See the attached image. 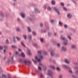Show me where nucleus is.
Returning a JSON list of instances; mask_svg holds the SVG:
<instances>
[{
	"label": "nucleus",
	"mask_w": 78,
	"mask_h": 78,
	"mask_svg": "<svg viewBox=\"0 0 78 78\" xmlns=\"http://www.w3.org/2000/svg\"><path fill=\"white\" fill-rule=\"evenodd\" d=\"M52 74H53V72L51 70H48V73L47 74V75H50L51 77H53V75H52Z\"/></svg>",
	"instance_id": "20e7f679"
},
{
	"label": "nucleus",
	"mask_w": 78,
	"mask_h": 78,
	"mask_svg": "<svg viewBox=\"0 0 78 78\" xmlns=\"http://www.w3.org/2000/svg\"><path fill=\"white\" fill-rule=\"evenodd\" d=\"M30 20H31V21H33L34 20L31 18H30Z\"/></svg>",
	"instance_id": "bf43d9fd"
},
{
	"label": "nucleus",
	"mask_w": 78,
	"mask_h": 78,
	"mask_svg": "<svg viewBox=\"0 0 78 78\" xmlns=\"http://www.w3.org/2000/svg\"><path fill=\"white\" fill-rule=\"evenodd\" d=\"M42 67L44 70H46L47 69V66L45 65H43Z\"/></svg>",
	"instance_id": "6ab92c4d"
},
{
	"label": "nucleus",
	"mask_w": 78,
	"mask_h": 78,
	"mask_svg": "<svg viewBox=\"0 0 78 78\" xmlns=\"http://www.w3.org/2000/svg\"><path fill=\"white\" fill-rule=\"evenodd\" d=\"M60 38L61 39H62V40H65V39H66V38H64V37L63 36H61L60 37Z\"/></svg>",
	"instance_id": "aec40b11"
},
{
	"label": "nucleus",
	"mask_w": 78,
	"mask_h": 78,
	"mask_svg": "<svg viewBox=\"0 0 78 78\" xmlns=\"http://www.w3.org/2000/svg\"><path fill=\"white\" fill-rule=\"evenodd\" d=\"M51 23H53V22H54V20H52L51 21Z\"/></svg>",
	"instance_id": "6e6d98bb"
},
{
	"label": "nucleus",
	"mask_w": 78,
	"mask_h": 78,
	"mask_svg": "<svg viewBox=\"0 0 78 78\" xmlns=\"http://www.w3.org/2000/svg\"><path fill=\"white\" fill-rule=\"evenodd\" d=\"M61 50L62 51H66L67 50V48L66 47L63 46L61 47Z\"/></svg>",
	"instance_id": "6e6552de"
},
{
	"label": "nucleus",
	"mask_w": 78,
	"mask_h": 78,
	"mask_svg": "<svg viewBox=\"0 0 78 78\" xmlns=\"http://www.w3.org/2000/svg\"><path fill=\"white\" fill-rule=\"evenodd\" d=\"M40 41L41 42H44V40L43 38H40Z\"/></svg>",
	"instance_id": "2f4dec72"
},
{
	"label": "nucleus",
	"mask_w": 78,
	"mask_h": 78,
	"mask_svg": "<svg viewBox=\"0 0 78 78\" xmlns=\"http://www.w3.org/2000/svg\"><path fill=\"white\" fill-rule=\"evenodd\" d=\"M13 42H14V43H16V39H15V37H13Z\"/></svg>",
	"instance_id": "5701e85b"
},
{
	"label": "nucleus",
	"mask_w": 78,
	"mask_h": 78,
	"mask_svg": "<svg viewBox=\"0 0 78 78\" xmlns=\"http://www.w3.org/2000/svg\"><path fill=\"white\" fill-rule=\"evenodd\" d=\"M56 69L57 71H60L61 70V69L58 67H57Z\"/></svg>",
	"instance_id": "393cba45"
},
{
	"label": "nucleus",
	"mask_w": 78,
	"mask_h": 78,
	"mask_svg": "<svg viewBox=\"0 0 78 78\" xmlns=\"http://www.w3.org/2000/svg\"><path fill=\"white\" fill-rule=\"evenodd\" d=\"M37 53H38V56L41 55H42V51H37Z\"/></svg>",
	"instance_id": "2eb2a0df"
},
{
	"label": "nucleus",
	"mask_w": 78,
	"mask_h": 78,
	"mask_svg": "<svg viewBox=\"0 0 78 78\" xmlns=\"http://www.w3.org/2000/svg\"><path fill=\"white\" fill-rule=\"evenodd\" d=\"M62 66L63 67H64V68H65V69H70V67L67 66L65 65H62Z\"/></svg>",
	"instance_id": "9d476101"
},
{
	"label": "nucleus",
	"mask_w": 78,
	"mask_h": 78,
	"mask_svg": "<svg viewBox=\"0 0 78 78\" xmlns=\"http://www.w3.org/2000/svg\"><path fill=\"white\" fill-rule=\"evenodd\" d=\"M16 30L17 31H20V29L19 27L16 28Z\"/></svg>",
	"instance_id": "412c9836"
},
{
	"label": "nucleus",
	"mask_w": 78,
	"mask_h": 78,
	"mask_svg": "<svg viewBox=\"0 0 78 78\" xmlns=\"http://www.w3.org/2000/svg\"><path fill=\"white\" fill-rule=\"evenodd\" d=\"M27 29L29 32H31V29L30 28V27H28Z\"/></svg>",
	"instance_id": "72a5a7b5"
},
{
	"label": "nucleus",
	"mask_w": 78,
	"mask_h": 78,
	"mask_svg": "<svg viewBox=\"0 0 78 78\" xmlns=\"http://www.w3.org/2000/svg\"><path fill=\"white\" fill-rule=\"evenodd\" d=\"M40 26L41 27L43 26V24L42 23H40Z\"/></svg>",
	"instance_id": "13d9d810"
},
{
	"label": "nucleus",
	"mask_w": 78,
	"mask_h": 78,
	"mask_svg": "<svg viewBox=\"0 0 78 78\" xmlns=\"http://www.w3.org/2000/svg\"><path fill=\"white\" fill-rule=\"evenodd\" d=\"M3 49V47L0 46V50H2Z\"/></svg>",
	"instance_id": "3c124183"
},
{
	"label": "nucleus",
	"mask_w": 78,
	"mask_h": 78,
	"mask_svg": "<svg viewBox=\"0 0 78 78\" xmlns=\"http://www.w3.org/2000/svg\"><path fill=\"white\" fill-rule=\"evenodd\" d=\"M17 21H18V22H19V21H20V19L19 18H18L17 19Z\"/></svg>",
	"instance_id": "052dcab7"
},
{
	"label": "nucleus",
	"mask_w": 78,
	"mask_h": 78,
	"mask_svg": "<svg viewBox=\"0 0 78 78\" xmlns=\"http://www.w3.org/2000/svg\"><path fill=\"white\" fill-rule=\"evenodd\" d=\"M72 76L73 77H74V78H77V77H76L75 76Z\"/></svg>",
	"instance_id": "e2e57ef3"
},
{
	"label": "nucleus",
	"mask_w": 78,
	"mask_h": 78,
	"mask_svg": "<svg viewBox=\"0 0 78 78\" xmlns=\"http://www.w3.org/2000/svg\"><path fill=\"white\" fill-rule=\"evenodd\" d=\"M21 44H22V45H23V47H25V44H24L23 42H21Z\"/></svg>",
	"instance_id": "ea45409f"
},
{
	"label": "nucleus",
	"mask_w": 78,
	"mask_h": 78,
	"mask_svg": "<svg viewBox=\"0 0 78 78\" xmlns=\"http://www.w3.org/2000/svg\"><path fill=\"white\" fill-rule=\"evenodd\" d=\"M56 33H55L54 34V36H56Z\"/></svg>",
	"instance_id": "0e129e2a"
},
{
	"label": "nucleus",
	"mask_w": 78,
	"mask_h": 78,
	"mask_svg": "<svg viewBox=\"0 0 78 78\" xmlns=\"http://www.w3.org/2000/svg\"><path fill=\"white\" fill-rule=\"evenodd\" d=\"M40 77L41 78H42L44 77V75L42 74H41L40 75Z\"/></svg>",
	"instance_id": "37998d69"
},
{
	"label": "nucleus",
	"mask_w": 78,
	"mask_h": 78,
	"mask_svg": "<svg viewBox=\"0 0 78 78\" xmlns=\"http://www.w3.org/2000/svg\"><path fill=\"white\" fill-rule=\"evenodd\" d=\"M20 15L23 19H25L26 17V15L24 13H21L20 14Z\"/></svg>",
	"instance_id": "0eeeda50"
},
{
	"label": "nucleus",
	"mask_w": 78,
	"mask_h": 78,
	"mask_svg": "<svg viewBox=\"0 0 78 78\" xmlns=\"http://www.w3.org/2000/svg\"><path fill=\"white\" fill-rule=\"evenodd\" d=\"M72 15L70 14H69L67 15V17L69 19H70L72 17Z\"/></svg>",
	"instance_id": "dca6fc26"
},
{
	"label": "nucleus",
	"mask_w": 78,
	"mask_h": 78,
	"mask_svg": "<svg viewBox=\"0 0 78 78\" xmlns=\"http://www.w3.org/2000/svg\"><path fill=\"white\" fill-rule=\"evenodd\" d=\"M63 44L65 45H68V42L67 40H66L63 42Z\"/></svg>",
	"instance_id": "f8f14e48"
},
{
	"label": "nucleus",
	"mask_w": 78,
	"mask_h": 78,
	"mask_svg": "<svg viewBox=\"0 0 78 78\" xmlns=\"http://www.w3.org/2000/svg\"><path fill=\"white\" fill-rule=\"evenodd\" d=\"M5 42L7 44H9V40L8 39H6L5 41Z\"/></svg>",
	"instance_id": "a878e982"
},
{
	"label": "nucleus",
	"mask_w": 78,
	"mask_h": 78,
	"mask_svg": "<svg viewBox=\"0 0 78 78\" xmlns=\"http://www.w3.org/2000/svg\"><path fill=\"white\" fill-rule=\"evenodd\" d=\"M65 62L66 63H67V64H70V62L68 60V59L67 58H65Z\"/></svg>",
	"instance_id": "ddd939ff"
},
{
	"label": "nucleus",
	"mask_w": 78,
	"mask_h": 78,
	"mask_svg": "<svg viewBox=\"0 0 78 78\" xmlns=\"http://www.w3.org/2000/svg\"><path fill=\"white\" fill-rule=\"evenodd\" d=\"M28 37L29 39V41H30L31 40V38L32 37V36H31V35H29Z\"/></svg>",
	"instance_id": "f3484780"
},
{
	"label": "nucleus",
	"mask_w": 78,
	"mask_h": 78,
	"mask_svg": "<svg viewBox=\"0 0 78 78\" xmlns=\"http://www.w3.org/2000/svg\"><path fill=\"white\" fill-rule=\"evenodd\" d=\"M63 76L62 74H60L59 75L58 78H62Z\"/></svg>",
	"instance_id": "c9c22d12"
},
{
	"label": "nucleus",
	"mask_w": 78,
	"mask_h": 78,
	"mask_svg": "<svg viewBox=\"0 0 78 78\" xmlns=\"http://www.w3.org/2000/svg\"><path fill=\"white\" fill-rule=\"evenodd\" d=\"M28 54L29 55H31V54L30 53V50H28Z\"/></svg>",
	"instance_id": "473e14b6"
},
{
	"label": "nucleus",
	"mask_w": 78,
	"mask_h": 78,
	"mask_svg": "<svg viewBox=\"0 0 78 78\" xmlns=\"http://www.w3.org/2000/svg\"><path fill=\"white\" fill-rule=\"evenodd\" d=\"M70 69H68L69 70V72H70V73H73V72L72 71V69H71V68H70Z\"/></svg>",
	"instance_id": "bb28decb"
},
{
	"label": "nucleus",
	"mask_w": 78,
	"mask_h": 78,
	"mask_svg": "<svg viewBox=\"0 0 78 78\" xmlns=\"http://www.w3.org/2000/svg\"><path fill=\"white\" fill-rule=\"evenodd\" d=\"M52 4L53 5H55V1L53 0L51 2Z\"/></svg>",
	"instance_id": "e433bc0d"
},
{
	"label": "nucleus",
	"mask_w": 78,
	"mask_h": 78,
	"mask_svg": "<svg viewBox=\"0 0 78 78\" xmlns=\"http://www.w3.org/2000/svg\"><path fill=\"white\" fill-rule=\"evenodd\" d=\"M16 55H19V52H17V51L16 52Z\"/></svg>",
	"instance_id": "4d7b16f0"
},
{
	"label": "nucleus",
	"mask_w": 78,
	"mask_h": 78,
	"mask_svg": "<svg viewBox=\"0 0 78 78\" xmlns=\"http://www.w3.org/2000/svg\"><path fill=\"white\" fill-rule=\"evenodd\" d=\"M33 45L34 46V47H37L38 45L36 43H34L33 44Z\"/></svg>",
	"instance_id": "cd10ccee"
},
{
	"label": "nucleus",
	"mask_w": 78,
	"mask_h": 78,
	"mask_svg": "<svg viewBox=\"0 0 78 78\" xmlns=\"http://www.w3.org/2000/svg\"><path fill=\"white\" fill-rule=\"evenodd\" d=\"M68 38H69V40H71L72 39V38L70 37V36H68Z\"/></svg>",
	"instance_id": "c03bdc74"
},
{
	"label": "nucleus",
	"mask_w": 78,
	"mask_h": 78,
	"mask_svg": "<svg viewBox=\"0 0 78 78\" xmlns=\"http://www.w3.org/2000/svg\"><path fill=\"white\" fill-rule=\"evenodd\" d=\"M12 48H17L16 46L13 45L12 46Z\"/></svg>",
	"instance_id": "4c0bfd02"
},
{
	"label": "nucleus",
	"mask_w": 78,
	"mask_h": 78,
	"mask_svg": "<svg viewBox=\"0 0 78 78\" xmlns=\"http://www.w3.org/2000/svg\"><path fill=\"white\" fill-rule=\"evenodd\" d=\"M32 33L33 35H36V33L35 32L33 31L32 32Z\"/></svg>",
	"instance_id": "58836bf2"
},
{
	"label": "nucleus",
	"mask_w": 78,
	"mask_h": 78,
	"mask_svg": "<svg viewBox=\"0 0 78 78\" xmlns=\"http://www.w3.org/2000/svg\"><path fill=\"white\" fill-rule=\"evenodd\" d=\"M54 9L56 11V12L58 14H60V12H59V10H58V9L55 7H54Z\"/></svg>",
	"instance_id": "1a4fd4ad"
},
{
	"label": "nucleus",
	"mask_w": 78,
	"mask_h": 78,
	"mask_svg": "<svg viewBox=\"0 0 78 78\" xmlns=\"http://www.w3.org/2000/svg\"><path fill=\"white\" fill-rule=\"evenodd\" d=\"M1 16L2 17H4V15L2 13L1 14Z\"/></svg>",
	"instance_id": "864d4df0"
},
{
	"label": "nucleus",
	"mask_w": 78,
	"mask_h": 78,
	"mask_svg": "<svg viewBox=\"0 0 78 78\" xmlns=\"http://www.w3.org/2000/svg\"><path fill=\"white\" fill-rule=\"evenodd\" d=\"M53 63L54 64H56V61H54L53 62Z\"/></svg>",
	"instance_id": "49530a36"
},
{
	"label": "nucleus",
	"mask_w": 78,
	"mask_h": 78,
	"mask_svg": "<svg viewBox=\"0 0 78 78\" xmlns=\"http://www.w3.org/2000/svg\"><path fill=\"white\" fill-rule=\"evenodd\" d=\"M71 47L72 49H75L76 48V45L74 44H72L71 45Z\"/></svg>",
	"instance_id": "9b49d317"
},
{
	"label": "nucleus",
	"mask_w": 78,
	"mask_h": 78,
	"mask_svg": "<svg viewBox=\"0 0 78 78\" xmlns=\"http://www.w3.org/2000/svg\"><path fill=\"white\" fill-rule=\"evenodd\" d=\"M35 11L36 13H39L40 11H39L37 9L35 8Z\"/></svg>",
	"instance_id": "4468645a"
},
{
	"label": "nucleus",
	"mask_w": 78,
	"mask_h": 78,
	"mask_svg": "<svg viewBox=\"0 0 78 78\" xmlns=\"http://www.w3.org/2000/svg\"><path fill=\"white\" fill-rule=\"evenodd\" d=\"M56 45L58 47H61V44L60 43H57L56 44Z\"/></svg>",
	"instance_id": "c85d7f7f"
},
{
	"label": "nucleus",
	"mask_w": 78,
	"mask_h": 78,
	"mask_svg": "<svg viewBox=\"0 0 78 78\" xmlns=\"http://www.w3.org/2000/svg\"><path fill=\"white\" fill-rule=\"evenodd\" d=\"M38 69L39 70H41V67L40 66H38Z\"/></svg>",
	"instance_id": "a18cd8bd"
},
{
	"label": "nucleus",
	"mask_w": 78,
	"mask_h": 78,
	"mask_svg": "<svg viewBox=\"0 0 78 78\" xmlns=\"http://www.w3.org/2000/svg\"><path fill=\"white\" fill-rule=\"evenodd\" d=\"M44 8L45 9H46L47 8V5H44Z\"/></svg>",
	"instance_id": "680f3d73"
},
{
	"label": "nucleus",
	"mask_w": 78,
	"mask_h": 78,
	"mask_svg": "<svg viewBox=\"0 0 78 78\" xmlns=\"http://www.w3.org/2000/svg\"><path fill=\"white\" fill-rule=\"evenodd\" d=\"M63 8L64 10H65V11H67V8H66L65 7H63Z\"/></svg>",
	"instance_id": "09e8293b"
},
{
	"label": "nucleus",
	"mask_w": 78,
	"mask_h": 78,
	"mask_svg": "<svg viewBox=\"0 0 78 78\" xmlns=\"http://www.w3.org/2000/svg\"><path fill=\"white\" fill-rule=\"evenodd\" d=\"M11 61L12 62V63H14V58H13V57H12L11 58H9V59L7 62V63H9L10 62H11Z\"/></svg>",
	"instance_id": "7ed1b4c3"
},
{
	"label": "nucleus",
	"mask_w": 78,
	"mask_h": 78,
	"mask_svg": "<svg viewBox=\"0 0 78 78\" xmlns=\"http://www.w3.org/2000/svg\"><path fill=\"white\" fill-rule=\"evenodd\" d=\"M43 54H44V55H47V52H44L43 53Z\"/></svg>",
	"instance_id": "de8ad7c7"
},
{
	"label": "nucleus",
	"mask_w": 78,
	"mask_h": 78,
	"mask_svg": "<svg viewBox=\"0 0 78 78\" xmlns=\"http://www.w3.org/2000/svg\"><path fill=\"white\" fill-rule=\"evenodd\" d=\"M39 66H42H42H43L44 64H43L41 63H39Z\"/></svg>",
	"instance_id": "79ce46f5"
},
{
	"label": "nucleus",
	"mask_w": 78,
	"mask_h": 78,
	"mask_svg": "<svg viewBox=\"0 0 78 78\" xmlns=\"http://www.w3.org/2000/svg\"><path fill=\"white\" fill-rule=\"evenodd\" d=\"M59 25H62V23L61 22H59Z\"/></svg>",
	"instance_id": "603ef678"
},
{
	"label": "nucleus",
	"mask_w": 78,
	"mask_h": 78,
	"mask_svg": "<svg viewBox=\"0 0 78 78\" xmlns=\"http://www.w3.org/2000/svg\"><path fill=\"white\" fill-rule=\"evenodd\" d=\"M47 9L49 11H50V10H51V8L50 6H48L47 7Z\"/></svg>",
	"instance_id": "4be33fe9"
},
{
	"label": "nucleus",
	"mask_w": 78,
	"mask_h": 78,
	"mask_svg": "<svg viewBox=\"0 0 78 78\" xmlns=\"http://www.w3.org/2000/svg\"><path fill=\"white\" fill-rule=\"evenodd\" d=\"M61 5L62 6H64V3L63 2H62L61 3Z\"/></svg>",
	"instance_id": "8fccbe9b"
},
{
	"label": "nucleus",
	"mask_w": 78,
	"mask_h": 78,
	"mask_svg": "<svg viewBox=\"0 0 78 78\" xmlns=\"http://www.w3.org/2000/svg\"><path fill=\"white\" fill-rule=\"evenodd\" d=\"M51 34V33H48V36H50Z\"/></svg>",
	"instance_id": "69168bd1"
},
{
	"label": "nucleus",
	"mask_w": 78,
	"mask_h": 78,
	"mask_svg": "<svg viewBox=\"0 0 78 78\" xmlns=\"http://www.w3.org/2000/svg\"><path fill=\"white\" fill-rule=\"evenodd\" d=\"M21 56H22V57H24L25 56V54H24V53L22 52L21 53Z\"/></svg>",
	"instance_id": "b1692460"
},
{
	"label": "nucleus",
	"mask_w": 78,
	"mask_h": 78,
	"mask_svg": "<svg viewBox=\"0 0 78 78\" xmlns=\"http://www.w3.org/2000/svg\"><path fill=\"white\" fill-rule=\"evenodd\" d=\"M2 76L3 78H5L6 76L4 74L2 73Z\"/></svg>",
	"instance_id": "7c9ffc66"
},
{
	"label": "nucleus",
	"mask_w": 78,
	"mask_h": 78,
	"mask_svg": "<svg viewBox=\"0 0 78 78\" xmlns=\"http://www.w3.org/2000/svg\"><path fill=\"white\" fill-rule=\"evenodd\" d=\"M44 59V56H43L42 54H41L38 56H35V60L33 59H32V60L34 63H36L37 62H41V59Z\"/></svg>",
	"instance_id": "f257e3e1"
},
{
	"label": "nucleus",
	"mask_w": 78,
	"mask_h": 78,
	"mask_svg": "<svg viewBox=\"0 0 78 78\" xmlns=\"http://www.w3.org/2000/svg\"><path fill=\"white\" fill-rule=\"evenodd\" d=\"M49 67L50 68H51L52 69H55V67L54 66H50Z\"/></svg>",
	"instance_id": "a211bd4d"
},
{
	"label": "nucleus",
	"mask_w": 78,
	"mask_h": 78,
	"mask_svg": "<svg viewBox=\"0 0 78 78\" xmlns=\"http://www.w3.org/2000/svg\"><path fill=\"white\" fill-rule=\"evenodd\" d=\"M41 32H44V30H41Z\"/></svg>",
	"instance_id": "338daca9"
},
{
	"label": "nucleus",
	"mask_w": 78,
	"mask_h": 78,
	"mask_svg": "<svg viewBox=\"0 0 78 78\" xmlns=\"http://www.w3.org/2000/svg\"><path fill=\"white\" fill-rule=\"evenodd\" d=\"M8 48V47L6 46H4V49L3 50V52L4 53H6V50Z\"/></svg>",
	"instance_id": "39448f33"
},
{
	"label": "nucleus",
	"mask_w": 78,
	"mask_h": 78,
	"mask_svg": "<svg viewBox=\"0 0 78 78\" xmlns=\"http://www.w3.org/2000/svg\"><path fill=\"white\" fill-rule=\"evenodd\" d=\"M67 25H66V24H65L64 25V28H67Z\"/></svg>",
	"instance_id": "a19ab883"
},
{
	"label": "nucleus",
	"mask_w": 78,
	"mask_h": 78,
	"mask_svg": "<svg viewBox=\"0 0 78 78\" xmlns=\"http://www.w3.org/2000/svg\"><path fill=\"white\" fill-rule=\"evenodd\" d=\"M13 5H16V3H13Z\"/></svg>",
	"instance_id": "774afa93"
},
{
	"label": "nucleus",
	"mask_w": 78,
	"mask_h": 78,
	"mask_svg": "<svg viewBox=\"0 0 78 78\" xmlns=\"http://www.w3.org/2000/svg\"><path fill=\"white\" fill-rule=\"evenodd\" d=\"M18 62H24L25 64L27 65L28 66H30V64L31 63V61L30 60H24L23 59L20 58L18 60Z\"/></svg>",
	"instance_id": "f03ea898"
},
{
	"label": "nucleus",
	"mask_w": 78,
	"mask_h": 78,
	"mask_svg": "<svg viewBox=\"0 0 78 78\" xmlns=\"http://www.w3.org/2000/svg\"><path fill=\"white\" fill-rule=\"evenodd\" d=\"M16 39H17L18 41H20V38L19 37H16Z\"/></svg>",
	"instance_id": "f704fd0d"
},
{
	"label": "nucleus",
	"mask_w": 78,
	"mask_h": 78,
	"mask_svg": "<svg viewBox=\"0 0 78 78\" xmlns=\"http://www.w3.org/2000/svg\"><path fill=\"white\" fill-rule=\"evenodd\" d=\"M23 38L24 39H27V35H24L23 36Z\"/></svg>",
	"instance_id": "c756f323"
},
{
	"label": "nucleus",
	"mask_w": 78,
	"mask_h": 78,
	"mask_svg": "<svg viewBox=\"0 0 78 78\" xmlns=\"http://www.w3.org/2000/svg\"><path fill=\"white\" fill-rule=\"evenodd\" d=\"M50 54L51 56H54L55 53V51L53 50H51L50 51Z\"/></svg>",
	"instance_id": "423d86ee"
},
{
	"label": "nucleus",
	"mask_w": 78,
	"mask_h": 78,
	"mask_svg": "<svg viewBox=\"0 0 78 78\" xmlns=\"http://www.w3.org/2000/svg\"><path fill=\"white\" fill-rule=\"evenodd\" d=\"M75 73L76 74V75H78V71H76V72H75Z\"/></svg>",
	"instance_id": "5fc2aeb1"
}]
</instances>
